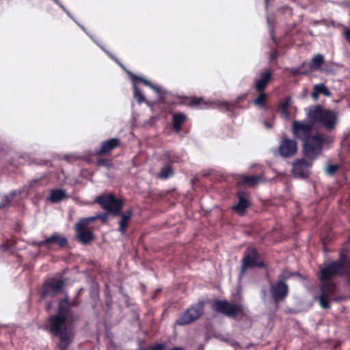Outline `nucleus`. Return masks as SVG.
<instances>
[{
	"mask_svg": "<svg viewBox=\"0 0 350 350\" xmlns=\"http://www.w3.org/2000/svg\"><path fill=\"white\" fill-rule=\"evenodd\" d=\"M311 124L294 120L292 124L293 136L301 140L303 144V154L309 160H315L322 153L324 145L333 142L332 137L322 133L312 134L313 124L322 125L325 130L332 131L336 124L337 118L334 112L325 110L321 106L317 105L308 113Z\"/></svg>",
	"mask_w": 350,
	"mask_h": 350,
	"instance_id": "nucleus-1",
	"label": "nucleus"
},
{
	"mask_svg": "<svg viewBox=\"0 0 350 350\" xmlns=\"http://www.w3.org/2000/svg\"><path fill=\"white\" fill-rule=\"evenodd\" d=\"M78 317L73 314L67 297L59 300L57 314L49 319L50 332L57 336L59 342L57 346L60 350H67L72 343L74 334L71 325Z\"/></svg>",
	"mask_w": 350,
	"mask_h": 350,
	"instance_id": "nucleus-2",
	"label": "nucleus"
},
{
	"mask_svg": "<svg viewBox=\"0 0 350 350\" xmlns=\"http://www.w3.org/2000/svg\"><path fill=\"white\" fill-rule=\"evenodd\" d=\"M254 267L267 268V265L261 258L260 254L255 247H247L241 260L239 276L242 277L248 269Z\"/></svg>",
	"mask_w": 350,
	"mask_h": 350,
	"instance_id": "nucleus-3",
	"label": "nucleus"
},
{
	"mask_svg": "<svg viewBox=\"0 0 350 350\" xmlns=\"http://www.w3.org/2000/svg\"><path fill=\"white\" fill-rule=\"evenodd\" d=\"M95 201L104 210L114 216L121 214V211L124 205V201L120 198H116L113 193L98 196Z\"/></svg>",
	"mask_w": 350,
	"mask_h": 350,
	"instance_id": "nucleus-4",
	"label": "nucleus"
},
{
	"mask_svg": "<svg viewBox=\"0 0 350 350\" xmlns=\"http://www.w3.org/2000/svg\"><path fill=\"white\" fill-rule=\"evenodd\" d=\"M285 272L278 276V280L270 284V293L274 303L278 304L285 300L289 293L288 284L285 280L290 278Z\"/></svg>",
	"mask_w": 350,
	"mask_h": 350,
	"instance_id": "nucleus-5",
	"label": "nucleus"
},
{
	"mask_svg": "<svg viewBox=\"0 0 350 350\" xmlns=\"http://www.w3.org/2000/svg\"><path fill=\"white\" fill-rule=\"evenodd\" d=\"M204 301H198L191 305L180 314L176 323L178 325H186L194 322L204 314Z\"/></svg>",
	"mask_w": 350,
	"mask_h": 350,
	"instance_id": "nucleus-6",
	"label": "nucleus"
},
{
	"mask_svg": "<svg viewBox=\"0 0 350 350\" xmlns=\"http://www.w3.org/2000/svg\"><path fill=\"white\" fill-rule=\"evenodd\" d=\"M95 217L81 218L75 226L79 241L83 245H88L94 240V235L90 230L87 229Z\"/></svg>",
	"mask_w": 350,
	"mask_h": 350,
	"instance_id": "nucleus-7",
	"label": "nucleus"
},
{
	"mask_svg": "<svg viewBox=\"0 0 350 350\" xmlns=\"http://www.w3.org/2000/svg\"><path fill=\"white\" fill-rule=\"evenodd\" d=\"M212 309L219 313L225 314L227 317H234L241 308L226 300L215 299L212 304Z\"/></svg>",
	"mask_w": 350,
	"mask_h": 350,
	"instance_id": "nucleus-8",
	"label": "nucleus"
},
{
	"mask_svg": "<svg viewBox=\"0 0 350 350\" xmlns=\"http://www.w3.org/2000/svg\"><path fill=\"white\" fill-rule=\"evenodd\" d=\"M64 286V280L52 278L43 284L40 296L42 298L47 296L55 297L62 291Z\"/></svg>",
	"mask_w": 350,
	"mask_h": 350,
	"instance_id": "nucleus-9",
	"label": "nucleus"
},
{
	"mask_svg": "<svg viewBox=\"0 0 350 350\" xmlns=\"http://www.w3.org/2000/svg\"><path fill=\"white\" fill-rule=\"evenodd\" d=\"M314 160L307 161L304 158L298 159L293 163L292 173L295 178H307L310 174V168Z\"/></svg>",
	"mask_w": 350,
	"mask_h": 350,
	"instance_id": "nucleus-10",
	"label": "nucleus"
},
{
	"mask_svg": "<svg viewBox=\"0 0 350 350\" xmlns=\"http://www.w3.org/2000/svg\"><path fill=\"white\" fill-rule=\"evenodd\" d=\"M176 105H186L191 108L203 109L208 107L207 102L202 97L179 96L178 100L174 103Z\"/></svg>",
	"mask_w": 350,
	"mask_h": 350,
	"instance_id": "nucleus-11",
	"label": "nucleus"
},
{
	"mask_svg": "<svg viewBox=\"0 0 350 350\" xmlns=\"http://www.w3.org/2000/svg\"><path fill=\"white\" fill-rule=\"evenodd\" d=\"M278 151L280 154L284 158L291 157L297 151V144L295 140L284 137L280 142Z\"/></svg>",
	"mask_w": 350,
	"mask_h": 350,
	"instance_id": "nucleus-12",
	"label": "nucleus"
},
{
	"mask_svg": "<svg viewBox=\"0 0 350 350\" xmlns=\"http://www.w3.org/2000/svg\"><path fill=\"white\" fill-rule=\"evenodd\" d=\"M120 146V140L118 138L114 137L107 140L103 141L100 144L99 148L96 149L94 155L104 156L110 155L113 150Z\"/></svg>",
	"mask_w": 350,
	"mask_h": 350,
	"instance_id": "nucleus-13",
	"label": "nucleus"
},
{
	"mask_svg": "<svg viewBox=\"0 0 350 350\" xmlns=\"http://www.w3.org/2000/svg\"><path fill=\"white\" fill-rule=\"evenodd\" d=\"M68 243L67 239L61 235L59 233L55 232L51 237L46 238L44 241H41L39 242L34 243V245L38 247H46L47 248H50L51 244H55L59 246L60 247H63L66 246Z\"/></svg>",
	"mask_w": 350,
	"mask_h": 350,
	"instance_id": "nucleus-14",
	"label": "nucleus"
},
{
	"mask_svg": "<svg viewBox=\"0 0 350 350\" xmlns=\"http://www.w3.org/2000/svg\"><path fill=\"white\" fill-rule=\"evenodd\" d=\"M272 79L273 71L271 69L261 72L254 83V89L256 92H265Z\"/></svg>",
	"mask_w": 350,
	"mask_h": 350,
	"instance_id": "nucleus-15",
	"label": "nucleus"
},
{
	"mask_svg": "<svg viewBox=\"0 0 350 350\" xmlns=\"http://www.w3.org/2000/svg\"><path fill=\"white\" fill-rule=\"evenodd\" d=\"M238 202L232 206V210L239 215H245L247 209L250 207L251 203L247 198L246 193L243 191L237 193Z\"/></svg>",
	"mask_w": 350,
	"mask_h": 350,
	"instance_id": "nucleus-16",
	"label": "nucleus"
},
{
	"mask_svg": "<svg viewBox=\"0 0 350 350\" xmlns=\"http://www.w3.org/2000/svg\"><path fill=\"white\" fill-rule=\"evenodd\" d=\"M172 131L178 133L182 130V127L184 123L188 120V117L186 114L182 112H174L172 114Z\"/></svg>",
	"mask_w": 350,
	"mask_h": 350,
	"instance_id": "nucleus-17",
	"label": "nucleus"
},
{
	"mask_svg": "<svg viewBox=\"0 0 350 350\" xmlns=\"http://www.w3.org/2000/svg\"><path fill=\"white\" fill-rule=\"evenodd\" d=\"M247 94H242L238 96L232 101H224L220 104V108L227 111H232L234 109L240 107V103L247 98Z\"/></svg>",
	"mask_w": 350,
	"mask_h": 350,
	"instance_id": "nucleus-18",
	"label": "nucleus"
},
{
	"mask_svg": "<svg viewBox=\"0 0 350 350\" xmlns=\"http://www.w3.org/2000/svg\"><path fill=\"white\" fill-rule=\"evenodd\" d=\"M133 215V211L131 209L127 210L124 213H122L121 211V214H120L118 216L121 217V219L120 220L118 224V231L122 234H124L129 226V222L130 219H131L132 216Z\"/></svg>",
	"mask_w": 350,
	"mask_h": 350,
	"instance_id": "nucleus-19",
	"label": "nucleus"
},
{
	"mask_svg": "<svg viewBox=\"0 0 350 350\" xmlns=\"http://www.w3.org/2000/svg\"><path fill=\"white\" fill-rule=\"evenodd\" d=\"M320 94L329 97L332 95V93L325 84L318 83L313 86V90L310 96L314 100H317Z\"/></svg>",
	"mask_w": 350,
	"mask_h": 350,
	"instance_id": "nucleus-20",
	"label": "nucleus"
},
{
	"mask_svg": "<svg viewBox=\"0 0 350 350\" xmlns=\"http://www.w3.org/2000/svg\"><path fill=\"white\" fill-rule=\"evenodd\" d=\"M262 180L261 175H242L240 177L239 182L241 185L248 187H254Z\"/></svg>",
	"mask_w": 350,
	"mask_h": 350,
	"instance_id": "nucleus-21",
	"label": "nucleus"
},
{
	"mask_svg": "<svg viewBox=\"0 0 350 350\" xmlns=\"http://www.w3.org/2000/svg\"><path fill=\"white\" fill-rule=\"evenodd\" d=\"M292 103L291 96H286L282 100L278 105V111L282 114V116L287 120L290 118L289 107Z\"/></svg>",
	"mask_w": 350,
	"mask_h": 350,
	"instance_id": "nucleus-22",
	"label": "nucleus"
},
{
	"mask_svg": "<svg viewBox=\"0 0 350 350\" xmlns=\"http://www.w3.org/2000/svg\"><path fill=\"white\" fill-rule=\"evenodd\" d=\"M66 191L62 189H52L47 200L51 203H57L66 198Z\"/></svg>",
	"mask_w": 350,
	"mask_h": 350,
	"instance_id": "nucleus-23",
	"label": "nucleus"
},
{
	"mask_svg": "<svg viewBox=\"0 0 350 350\" xmlns=\"http://www.w3.org/2000/svg\"><path fill=\"white\" fill-rule=\"evenodd\" d=\"M174 171L171 165L165 164L160 170V172L155 176L156 178L161 180H167L172 177Z\"/></svg>",
	"mask_w": 350,
	"mask_h": 350,
	"instance_id": "nucleus-24",
	"label": "nucleus"
},
{
	"mask_svg": "<svg viewBox=\"0 0 350 350\" xmlns=\"http://www.w3.org/2000/svg\"><path fill=\"white\" fill-rule=\"evenodd\" d=\"M323 56L321 54H316L312 57L311 61L309 63V68L311 70H318L321 68V66L323 64Z\"/></svg>",
	"mask_w": 350,
	"mask_h": 350,
	"instance_id": "nucleus-25",
	"label": "nucleus"
},
{
	"mask_svg": "<svg viewBox=\"0 0 350 350\" xmlns=\"http://www.w3.org/2000/svg\"><path fill=\"white\" fill-rule=\"evenodd\" d=\"M165 164L172 165L178 161L179 157L171 150H165L163 154Z\"/></svg>",
	"mask_w": 350,
	"mask_h": 350,
	"instance_id": "nucleus-26",
	"label": "nucleus"
},
{
	"mask_svg": "<svg viewBox=\"0 0 350 350\" xmlns=\"http://www.w3.org/2000/svg\"><path fill=\"white\" fill-rule=\"evenodd\" d=\"M257 92L258 93V96L254 100L253 103L260 108H264L266 105L267 94L265 92Z\"/></svg>",
	"mask_w": 350,
	"mask_h": 350,
	"instance_id": "nucleus-27",
	"label": "nucleus"
},
{
	"mask_svg": "<svg viewBox=\"0 0 350 350\" xmlns=\"http://www.w3.org/2000/svg\"><path fill=\"white\" fill-rule=\"evenodd\" d=\"M131 79L133 80V81L134 83H136V82H142L145 85H147V86H149L152 89H153L154 90H155L157 93H159L161 90H160V88H159L158 86L157 85H154L153 84H152V83L141 77H138V76H136L135 75H132L131 76Z\"/></svg>",
	"mask_w": 350,
	"mask_h": 350,
	"instance_id": "nucleus-28",
	"label": "nucleus"
},
{
	"mask_svg": "<svg viewBox=\"0 0 350 350\" xmlns=\"http://www.w3.org/2000/svg\"><path fill=\"white\" fill-rule=\"evenodd\" d=\"M95 165L96 166H105L107 168H110L113 166V163H111V159L108 158H98L95 161Z\"/></svg>",
	"mask_w": 350,
	"mask_h": 350,
	"instance_id": "nucleus-29",
	"label": "nucleus"
},
{
	"mask_svg": "<svg viewBox=\"0 0 350 350\" xmlns=\"http://www.w3.org/2000/svg\"><path fill=\"white\" fill-rule=\"evenodd\" d=\"M15 196L14 191H12L10 196L7 195L4 196V198L2 199L1 202H0V209L5 208L10 206L11 200Z\"/></svg>",
	"mask_w": 350,
	"mask_h": 350,
	"instance_id": "nucleus-30",
	"label": "nucleus"
},
{
	"mask_svg": "<svg viewBox=\"0 0 350 350\" xmlns=\"http://www.w3.org/2000/svg\"><path fill=\"white\" fill-rule=\"evenodd\" d=\"M340 168L338 164H329L325 169V173L327 176H334Z\"/></svg>",
	"mask_w": 350,
	"mask_h": 350,
	"instance_id": "nucleus-31",
	"label": "nucleus"
},
{
	"mask_svg": "<svg viewBox=\"0 0 350 350\" xmlns=\"http://www.w3.org/2000/svg\"><path fill=\"white\" fill-rule=\"evenodd\" d=\"M133 94L135 98H136L139 103L145 100V98L142 92L135 85L133 86Z\"/></svg>",
	"mask_w": 350,
	"mask_h": 350,
	"instance_id": "nucleus-32",
	"label": "nucleus"
},
{
	"mask_svg": "<svg viewBox=\"0 0 350 350\" xmlns=\"http://www.w3.org/2000/svg\"><path fill=\"white\" fill-rule=\"evenodd\" d=\"M94 217H95V220L98 219L100 221H102L103 222H106L107 221L108 215L107 213H101Z\"/></svg>",
	"mask_w": 350,
	"mask_h": 350,
	"instance_id": "nucleus-33",
	"label": "nucleus"
},
{
	"mask_svg": "<svg viewBox=\"0 0 350 350\" xmlns=\"http://www.w3.org/2000/svg\"><path fill=\"white\" fill-rule=\"evenodd\" d=\"M79 304V302L78 301V300L77 299H73L72 301H69V306H70V308L72 307L78 306Z\"/></svg>",
	"mask_w": 350,
	"mask_h": 350,
	"instance_id": "nucleus-34",
	"label": "nucleus"
},
{
	"mask_svg": "<svg viewBox=\"0 0 350 350\" xmlns=\"http://www.w3.org/2000/svg\"><path fill=\"white\" fill-rule=\"evenodd\" d=\"M345 38L346 40L350 44V30L347 29L345 31Z\"/></svg>",
	"mask_w": 350,
	"mask_h": 350,
	"instance_id": "nucleus-35",
	"label": "nucleus"
},
{
	"mask_svg": "<svg viewBox=\"0 0 350 350\" xmlns=\"http://www.w3.org/2000/svg\"><path fill=\"white\" fill-rule=\"evenodd\" d=\"M3 247H5L4 250H6V249H7V247H5V245H3Z\"/></svg>",
	"mask_w": 350,
	"mask_h": 350,
	"instance_id": "nucleus-36",
	"label": "nucleus"
},
{
	"mask_svg": "<svg viewBox=\"0 0 350 350\" xmlns=\"http://www.w3.org/2000/svg\"><path fill=\"white\" fill-rule=\"evenodd\" d=\"M275 55H272L271 59H273V58H275Z\"/></svg>",
	"mask_w": 350,
	"mask_h": 350,
	"instance_id": "nucleus-37",
	"label": "nucleus"
},
{
	"mask_svg": "<svg viewBox=\"0 0 350 350\" xmlns=\"http://www.w3.org/2000/svg\"><path fill=\"white\" fill-rule=\"evenodd\" d=\"M294 72V74H297V73H298V72H297V71H295V72Z\"/></svg>",
	"mask_w": 350,
	"mask_h": 350,
	"instance_id": "nucleus-38",
	"label": "nucleus"
}]
</instances>
